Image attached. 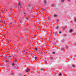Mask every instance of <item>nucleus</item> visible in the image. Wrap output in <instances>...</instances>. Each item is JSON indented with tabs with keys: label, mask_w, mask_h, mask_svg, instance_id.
Listing matches in <instances>:
<instances>
[{
	"label": "nucleus",
	"mask_w": 76,
	"mask_h": 76,
	"mask_svg": "<svg viewBox=\"0 0 76 76\" xmlns=\"http://www.w3.org/2000/svg\"><path fill=\"white\" fill-rule=\"evenodd\" d=\"M75 3H76V1H75Z\"/></svg>",
	"instance_id": "obj_40"
},
{
	"label": "nucleus",
	"mask_w": 76,
	"mask_h": 76,
	"mask_svg": "<svg viewBox=\"0 0 76 76\" xmlns=\"http://www.w3.org/2000/svg\"><path fill=\"white\" fill-rule=\"evenodd\" d=\"M71 23H73V22H71Z\"/></svg>",
	"instance_id": "obj_43"
},
{
	"label": "nucleus",
	"mask_w": 76,
	"mask_h": 76,
	"mask_svg": "<svg viewBox=\"0 0 76 76\" xmlns=\"http://www.w3.org/2000/svg\"><path fill=\"white\" fill-rule=\"evenodd\" d=\"M61 73H60L59 74V76H61Z\"/></svg>",
	"instance_id": "obj_27"
},
{
	"label": "nucleus",
	"mask_w": 76,
	"mask_h": 76,
	"mask_svg": "<svg viewBox=\"0 0 76 76\" xmlns=\"http://www.w3.org/2000/svg\"><path fill=\"white\" fill-rule=\"evenodd\" d=\"M68 1H70V0H67Z\"/></svg>",
	"instance_id": "obj_30"
},
{
	"label": "nucleus",
	"mask_w": 76,
	"mask_h": 76,
	"mask_svg": "<svg viewBox=\"0 0 76 76\" xmlns=\"http://www.w3.org/2000/svg\"><path fill=\"white\" fill-rule=\"evenodd\" d=\"M10 25H12V23H10Z\"/></svg>",
	"instance_id": "obj_38"
},
{
	"label": "nucleus",
	"mask_w": 76,
	"mask_h": 76,
	"mask_svg": "<svg viewBox=\"0 0 76 76\" xmlns=\"http://www.w3.org/2000/svg\"><path fill=\"white\" fill-rule=\"evenodd\" d=\"M12 66H14V64H13V63H12Z\"/></svg>",
	"instance_id": "obj_29"
},
{
	"label": "nucleus",
	"mask_w": 76,
	"mask_h": 76,
	"mask_svg": "<svg viewBox=\"0 0 76 76\" xmlns=\"http://www.w3.org/2000/svg\"><path fill=\"white\" fill-rule=\"evenodd\" d=\"M52 6H53V5H52Z\"/></svg>",
	"instance_id": "obj_44"
},
{
	"label": "nucleus",
	"mask_w": 76,
	"mask_h": 76,
	"mask_svg": "<svg viewBox=\"0 0 76 76\" xmlns=\"http://www.w3.org/2000/svg\"><path fill=\"white\" fill-rule=\"evenodd\" d=\"M19 76H22V74H21V73H20V74H19Z\"/></svg>",
	"instance_id": "obj_20"
},
{
	"label": "nucleus",
	"mask_w": 76,
	"mask_h": 76,
	"mask_svg": "<svg viewBox=\"0 0 76 76\" xmlns=\"http://www.w3.org/2000/svg\"><path fill=\"white\" fill-rule=\"evenodd\" d=\"M74 45H76V43H74Z\"/></svg>",
	"instance_id": "obj_26"
},
{
	"label": "nucleus",
	"mask_w": 76,
	"mask_h": 76,
	"mask_svg": "<svg viewBox=\"0 0 76 76\" xmlns=\"http://www.w3.org/2000/svg\"><path fill=\"white\" fill-rule=\"evenodd\" d=\"M39 49H37V51H38L39 50Z\"/></svg>",
	"instance_id": "obj_39"
},
{
	"label": "nucleus",
	"mask_w": 76,
	"mask_h": 76,
	"mask_svg": "<svg viewBox=\"0 0 76 76\" xmlns=\"http://www.w3.org/2000/svg\"><path fill=\"white\" fill-rule=\"evenodd\" d=\"M35 51H38V49L37 48H35Z\"/></svg>",
	"instance_id": "obj_9"
},
{
	"label": "nucleus",
	"mask_w": 76,
	"mask_h": 76,
	"mask_svg": "<svg viewBox=\"0 0 76 76\" xmlns=\"http://www.w3.org/2000/svg\"><path fill=\"white\" fill-rule=\"evenodd\" d=\"M2 13H4L3 11H2Z\"/></svg>",
	"instance_id": "obj_34"
},
{
	"label": "nucleus",
	"mask_w": 76,
	"mask_h": 76,
	"mask_svg": "<svg viewBox=\"0 0 76 76\" xmlns=\"http://www.w3.org/2000/svg\"><path fill=\"white\" fill-rule=\"evenodd\" d=\"M11 74L12 75H13V72H12L11 73Z\"/></svg>",
	"instance_id": "obj_15"
},
{
	"label": "nucleus",
	"mask_w": 76,
	"mask_h": 76,
	"mask_svg": "<svg viewBox=\"0 0 76 76\" xmlns=\"http://www.w3.org/2000/svg\"><path fill=\"white\" fill-rule=\"evenodd\" d=\"M57 41H56L55 42V43H53V44H54L55 45H56L57 44Z\"/></svg>",
	"instance_id": "obj_4"
},
{
	"label": "nucleus",
	"mask_w": 76,
	"mask_h": 76,
	"mask_svg": "<svg viewBox=\"0 0 76 76\" xmlns=\"http://www.w3.org/2000/svg\"><path fill=\"white\" fill-rule=\"evenodd\" d=\"M61 50H64V48H62Z\"/></svg>",
	"instance_id": "obj_33"
},
{
	"label": "nucleus",
	"mask_w": 76,
	"mask_h": 76,
	"mask_svg": "<svg viewBox=\"0 0 76 76\" xmlns=\"http://www.w3.org/2000/svg\"><path fill=\"white\" fill-rule=\"evenodd\" d=\"M10 10H12V8H11V9H10Z\"/></svg>",
	"instance_id": "obj_35"
},
{
	"label": "nucleus",
	"mask_w": 76,
	"mask_h": 76,
	"mask_svg": "<svg viewBox=\"0 0 76 76\" xmlns=\"http://www.w3.org/2000/svg\"><path fill=\"white\" fill-rule=\"evenodd\" d=\"M41 71H44V70L43 69H42V68H41Z\"/></svg>",
	"instance_id": "obj_14"
},
{
	"label": "nucleus",
	"mask_w": 76,
	"mask_h": 76,
	"mask_svg": "<svg viewBox=\"0 0 76 76\" xmlns=\"http://www.w3.org/2000/svg\"><path fill=\"white\" fill-rule=\"evenodd\" d=\"M64 39H63L61 40V42H64Z\"/></svg>",
	"instance_id": "obj_13"
},
{
	"label": "nucleus",
	"mask_w": 76,
	"mask_h": 76,
	"mask_svg": "<svg viewBox=\"0 0 76 76\" xmlns=\"http://www.w3.org/2000/svg\"><path fill=\"white\" fill-rule=\"evenodd\" d=\"M35 60H38V58H35Z\"/></svg>",
	"instance_id": "obj_23"
},
{
	"label": "nucleus",
	"mask_w": 76,
	"mask_h": 76,
	"mask_svg": "<svg viewBox=\"0 0 76 76\" xmlns=\"http://www.w3.org/2000/svg\"><path fill=\"white\" fill-rule=\"evenodd\" d=\"M54 16L55 17H57V15H54Z\"/></svg>",
	"instance_id": "obj_22"
},
{
	"label": "nucleus",
	"mask_w": 76,
	"mask_h": 76,
	"mask_svg": "<svg viewBox=\"0 0 76 76\" xmlns=\"http://www.w3.org/2000/svg\"><path fill=\"white\" fill-rule=\"evenodd\" d=\"M19 6H20V9H21L20 11H22V6H21V4H20V3L19 2L18 3Z\"/></svg>",
	"instance_id": "obj_1"
},
{
	"label": "nucleus",
	"mask_w": 76,
	"mask_h": 76,
	"mask_svg": "<svg viewBox=\"0 0 76 76\" xmlns=\"http://www.w3.org/2000/svg\"><path fill=\"white\" fill-rule=\"evenodd\" d=\"M29 70H30V69L29 68H28L26 70V72H29Z\"/></svg>",
	"instance_id": "obj_3"
},
{
	"label": "nucleus",
	"mask_w": 76,
	"mask_h": 76,
	"mask_svg": "<svg viewBox=\"0 0 76 76\" xmlns=\"http://www.w3.org/2000/svg\"><path fill=\"white\" fill-rule=\"evenodd\" d=\"M69 48V47L67 46H66V48Z\"/></svg>",
	"instance_id": "obj_16"
},
{
	"label": "nucleus",
	"mask_w": 76,
	"mask_h": 76,
	"mask_svg": "<svg viewBox=\"0 0 76 76\" xmlns=\"http://www.w3.org/2000/svg\"><path fill=\"white\" fill-rule=\"evenodd\" d=\"M64 0H61V3H63V2H64Z\"/></svg>",
	"instance_id": "obj_10"
},
{
	"label": "nucleus",
	"mask_w": 76,
	"mask_h": 76,
	"mask_svg": "<svg viewBox=\"0 0 76 76\" xmlns=\"http://www.w3.org/2000/svg\"><path fill=\"white\" fill-rule=\"evenodd\" d=\"M59 28V26H57L56 27V29H57Z\"/></svg>",
	"instance_id": "obj_8"
},
{
	"label": "nucleus",
	"mask_w": 76,
	"mask_h": 76,
	"mask_svg": "<svg viewBox=\"0 0 76 76\" xmlns=\"http://www.w3.org/2000/svg\"><path fill=\"white\" fill-rule=\"evenodd\" d=\"M53 34H54V35H57V32L56 31L55 32H54Z\"/></svg>",
	"instance_id": "obj_5"
},
{
	"label": "nucleus",
	"mask_w": 76,
	"mask_h": 76,
	"mask_svg": "<svg viewBox=\"0 0 76 76\" xmlns=\"http://www.w3.org/2000/svg\"><path fill=\"white\" fill-rule=\"evenodd\" d=\"M44 2L45 4H46L47 3V1H44Z\"/></svg>",
	"instance_id": "obj_11"
},
{
	"label": "nucleus",
	"mask_w": 76,
	"mask_h": 76,
	"mask_svg": "<svg viewBox=\"0 0 76 76\" xmlns=\"http://www.w3.org/2000/svg\"><path fill=\"white\" fill-rule=\"evenodd\" d=\"M53 39H54V41L55 40H56V39L55 38H54Z\"/></svg>",
	"instance_id": "obj_31"
},
{
	"label": "nucleus",
	"mask_w": 76,
	"mask_h": 76,
	"mask_svg": "<svg viewBox=\"0 0 76 76\" xmlns=\"http://www.w3.org/2000/svg\"><path fill=\"white\" fill-rule=\"evenodd\" d=\"M14 63H17V60H15L13 61Z\"/></svg>",
	"instance_id": "obj_7"
},
{
	"label": "nucleus",
	"mask_w": 76,
	"mask_h": 76,
	"mask_svg": "<svg viewBox=\"0 0 76 76\" xmlns=\"http://www.w3.org/2000/svg\"><path fill=\"white\" fill-rule=\"evenodd\" d=\"M59 34H61V31H59Z\"/></svg>",
	"instance_id": "obj_25"
},
{
	"label": "nucleus",
	"mask_w": 76,
	"mask_h": 76,
	"mask_svg": "<svg viewBox=\"0 0 76 76\" xmlns=\"http://www.w3.org/2000/svg\"><path fill=\"white\" fill-rule=\"evenodd\" d=\"M42 10H43L44 11V10H45L44 9L42 8Z\"/></svg>",
	"instance_id": "obj_18"
},
{
	"label": "nucleus",
	"mask_w": 76,
	"mask_h": 76,
	"mask_svg": "<svg viewBox=\"0 0 76 76\" xmlns=\"http://www.w3.org/2000/svg\"><path fill=\"white\" fill-rule=\"evenodd\" d=\"M2 9H4V8H2Z\"/></svg>",
	"instance_id": "obj_41"
},
{
	"label": "nucleus",
	"mask_w": 76,
	"mask_h": 76,
	"mask_svg": "<svg viewBox=\"0 0 76 76\" xmlns=\"http://www.w3.org/2000/svg\"><path fill=\"white\" fill-rule=\"evenodd\" d=\"M6 61H7V60H6Z\"/></svg>",
	"instance_id": "obj_42"
},
{
	"label": "nucleus",
	"mask_w": 76,
	"mask_h": 76,
	"mask_svg": "<svg viewBox=\"0 0 76 76\" xmlns=\"http://www.w3.org/2000/svg\"><path fill=\"white\" fill-rule=\"evenodd\" d=\"M55 52H53L52 53V54H55Z\"/></svg>",
	"instance_id": "obj_24"
},
{
	"label": "nucleus",
	"mask_w": 76,
	"mask_h": 76,
	"mask_svg": "<svg viewBox=\"0 0 76 76\" xmlns=\"http://www.w3.org/2000/svg\"><path fill=\"white\" fill-rule=\"evenodd\" d=\"M9 58H10V57H12V56H9Z\"/></svg>",
	"instance_id": "obj_28"
},
{
	"label": "nucleus",
	"mask_w": 76,
	"mask_h": 76,
	"mask_svg": "<svg viewBox=\"0 0 76 76\" xmlns=\"http://www.w3.org/2000/svg\"><path fill=\"white\" fill-rule=\"evenodd\" d=\"M50 60H52L53 59L52 58H50Z\"/></svg>",
	"instance_id": "obj_36"
},
{
	"label": "nucleus",
	"mask_w": 76,
	"mask_h": 76,
	"mask_svg": "<svg viewBox=\"0 0 76 76\" xmlns=\"http://www.w3.org/2000/svg\"><path fill=\"white\" fill-rule=\"evenodd\" d=\"M74 20L75 22H76V18H75Z\"/></svg>",
	"instance_id": "obj_21"
},
{
	"label": "nucleus",
	"mask_w": 76,
	"mask_h": 76,
	"mask_svg": "<svg viewBox=\"0 0 76 76\" xmlns=\"http://www.w3.org/2000/svg\"><path fill=\"white\" fill-rule=\"evenodd\" d=\"M64 37H66V34H65L63 35Z\"/></svg>",
	"instance_id": "obj_19"
},
{
	"label": "nucleus",
	"mask_w": 76,
	"mask_h": 76,
	"mask_svg": "<svg viewBox=\"0 0 76 76\" xmlns=\"http://www.w3.org/2000/svg\"><path fill=\"white\" fill-rule=\"evenodd\" d=\"M72 67H75V65L74 64H73L72 65Z\"/></svg>",
	"instance_id": "obj_12"
},
{
	"label": "nucleus",
	"mask_w": 76,
	"mask_h": 76,
	"mask_svg": "<svg viewBox=\"0 0 76 76\" xmlns=\"http://www.w3.org/2000/svg\"><path fill=\"white\" fill-rule=\"evenodd\" d=\"M24 15H24V16H25V17L26 19L27 20L28 19V17H26V13L24 12Z\"/></svg>",
	"instance_id": "obj_2"
},
{
	"label": "nucleus",
	"mask_w": 76,
	"mask_h": 76,
	"mask_svg": "<svg viewBox=\"0 0 76 76\" xmlns=\"http://www.w3.org/2000/svg\"><path fill=\"white\" fill-rule=\"evenodd\" d=\"M48 19H50V18L48 17Z\"/></svg>",
	"instance_id": "obj_37"
},
{
	"label": "nucleus",
	"mask_w": 76,
	"mask_h": 76,
	"mask_svg": "<svg viewBox=\"0 0 76 76\" xmlns=\"http://www.w3.org/2000/svg\"><path fill=\"white\" fill-rule=\"evenodd\" d=\"M73 32V30L71 29L69 30V32L70 33H71V32Z\"/></svg>",
	"instance_id": "obj_6"
},
{
	"label": "nucleus",
	"mask_w": 76,
	"mask_h": 76,
	"mask_svg": "<svg viewBox=\"0 0 76 76\" xmlns=\"http://www.w3.org/2000/svg\"><path fill=\"white\" fill-rule=\"evenodd\" d=\"M31 4H29L28 6V7H30V6H31Z\"/></svg>",
	"instance_id": "obj_17"
},
{
	"label": "nucleus",
	"mask_w": 76,
	"mask_h": 76,
	"mask_svg": "<svg viewBox=\"0 0 76 76\" xmlns=\"http://www.w3.org/2000/svg\"><path fill=\"white\" fill-rule=\"evenodd\" d=\"M47 62H45V64H47Z\"/></svg>",
	"instance_id": "obj_32"
},
{
	"label": "nucleus",
	"mask_w": 76,
	"mask_h": 76,
	"mask_svg": "<svg viewBox=\"0 0 76 76\" xmlns=\"http://www.w3.org/2000/svg\"><path fill=\"white\" fill-rule=\"evenodd\" d=\"M57 21H58V20H57Z\"/></svg>",
	"instance_id": "obj_45"
}]
</instances>
